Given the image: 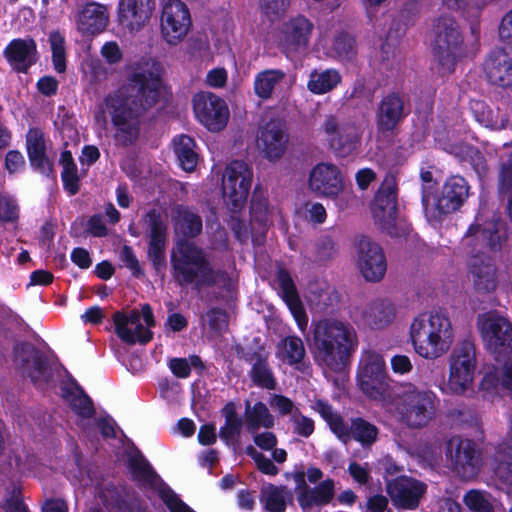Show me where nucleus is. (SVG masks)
I'll return each mask as SVG.
<instances>
[{"label":"nucleus","mask_w":512,"mask_h":512,"mask_svg":"<svg viewBox=\"0 0 512 512\" xmlns=\"http://www.w3.org/2000/svg\"><path fill=\"white\" fill-rule=\"evenodd\" d=\"M331 51L340 60L351 59L356 54L355 39L348 33H340L334 39Z\"/></svg>","instance_id":"47"},{"label":"nucleus","mask_w":512,"mask_h":512,"mask_svg":"<svg viewBox=\"0 0 512 512\" xmlns=\"http://www.w3.org/2000/svg\"><path fill=\"white\" fill-rule=\"evenodd\" d=\"M75 18L77 29L82 34H98L108 26V7L97 2L86 3L78 11Z\"/></svg>","instance_id":"27"},{"label":"nucleus","mask_w":512,"mask_h":512,"mask_svg":"<svg viewBox=\"0 0 512 512\" xmlns=\"http://www.w3.org/2000/svg\"><path fill=\"white\" fill-rule=\"evenodd\" d=\"M286 144L287 136L283 126L275 121H270L263 126L257 138L258 147L269 160L281 158L285 153Z\"/></svg>","instance_id":"30"},{"label":"nucleus","mask_w":512,"mask_h":512,"mask_svg":"<svg viewBox=\"0 0 512 512\" xmlns=\"http://www.w3.org/2000/svg\"><path fill=\"white\" fill-rule=\"evenodd\" d=\"M13 363L19 373L30 378L38 388H44L53 377L51 367L32 344H16L13 349Z\"/></svg>","instance_id":"13"},{"label":"nucleus","mask_w":512,"mask_h":512,"mask_svg":"<svg viewBox=\"0 0 512 512\" xmlns=\"http://www.w3.org/2000/svg\"><path fill=\"white\" fill-rule=\"evenodd\" d=\"M469 196V185L461 176L449 177L441 190L440 196L433 202L429 195L423 194L422 203L425 213L432 219L457 211Z\"/></svg>","instance_id":"12"},{"label":"nucleus","mask_w":512,"mask_h":512,"mask_svg":"<svg viewBox=\"0 0 512 512\" xmlns=\"http://www.w3.org/2000/svg\"><path fill=\"white\" fill-rule=\"evenodd\" d=\"M278 283L283 300L291 311L298 328L304 333L308 326V315L298 296L293 280L287 271L280 270L278 272Z\"/></svg>","instance_id":"32"},{"label":"nucleus","mask_w":512,"mask_h":512,"mask_svg":"<svg viewBox=\"0 0 512 512\" xmlns=\"http://www.w3.org/2000/svg\"><path fill=\"white\" fill-rule=\"evenodd\" d=\"M313 24L304 16L298 15L288 20L282 29V44L287 50L307 47Z\"/></svg>","instance_id":"33"},{"label":"nucleus","mask_w":512,"mask_h":512,"mask_svg":"<svg viewBox=\"0 0 512 512\" xmlns=\"http://www.w3.org/2000/svg\"><path fill=\"white\" fill-rule=\"evenodd\" d=\"M355 264L367 281H381L387 270V261L381 246L366 236L360 237L355 247Z\"/></svg>","instance_id":"16"},{"label":"nucleus","mask_w":512,"mask_h":512,"mask_svg":"<svg viewBox=\"0 0 512 512\" xmlns=\"http://www.w3.org/2000/svg\"><path fill=\"white\" fill-rule=\"evenodd\" d=\"M113 321L117 335L128 344L147 343L152 338V332L141 323L138 311H132L129 315L116 312Z\"/></svg>","instance_id":"25"},{"label":"nucleus","mask_w":512,"mask_h":512,"mask_svg":"<svg viewBox=\"0 0 512 512\" xmlns=\"http://www.w3.org/2000/svg\"><path fill=\"white\" fill-rule=\"evenodd\" d=\"M289 492L286 487L269 484L262 488L260 501L270 512H284L287 507Z\"/></svg>","instance_id":"44"},{"label":"nucleus","mask_w":512,"mask_h":512,"mask_svg":"<svg viewBox=\"0 0 512 512\" xmlns=\"http://www.w3.org/2000/svg\"><path fill=\"white\" fill-rule=\"evenodd\" d=\"M395 317L396 308L394 304L386 299H377L359 310L357 321L372 329H383L390 325Z\"/></svg>","instance_id":"29"},{"label":"nucleus","mask_w":512,"mask_h":512,"mask_svg":"<svg viewBox=\"0 0 512 512\" xmlns=\"http://www.w3.org/2000/svg\"><path fill=\"white\" fill-rule=\"evenodd\" d=\"M313 408L343 443H347L353 438L362 446H370L377 440L378 428L365 419L357 417L348 424L330 404L323 400H317Z\"/></svg>","instance_id":"6"},{"label":"nucleus","mask_w":512,"mask_h":512,"mask_svg":"<svg viewBox=\"0 0 512 512\" xmlns=\"http://www.w3.org/2000/svg\"><path fill=\"white\" fill-rule=\"evenodd\" d=\"M478 326L487 348L495 355L512 352V325L504 317L486 313L478 317Z\"/></svg>","instance_id":"17"},{"label":"nucleus","mask_w":512,"mask_h":512,"mask_svg":"<svg viewBox=\"0 0 512 512\" xmlns=\"http://www.w3.org/2000/svg\"><path fill=\"white\" fill-rule=\"evenodd\" d=\"M469 276L480 294L493 292L498 284L497 269L488 258L474 256L470 262Z\"/></svg>","instance_id":"31"},{"label":"nucleus","mask_w":512,"mask_h":512,"mask_svg":"<svg viewBox=\"0 0 512 512\" xmlns=\"http://www.w3.org/2000/svg\"><path fill=\"white\" fill-rule=\"evenodd\" d=\"M286 74L279 69L259 72L254 79V92L262 100L272 97L274 89L284 80Z\"/></svg>","instance_id":"42"},{"label":"nucleus","mask_w":512,"mask_h":512,"mask_svg":"<svg viewBox=\"0 0 512 512\" xmlns=\"http://www.w3.org/2000/svg\"><path fill=\"white\" fill-rule=\"evenodd\" d=\"M245 360L251 364L249 377L254 385L268 390L276 388V379L268 363L267 352L261 349L258 352L247 355Z\"/></svg>","instance_id":"35"},{"label":"nucleus","mask_w":512,"mask_h":512,"mask_svg":"<svg viewBox=\"0 0 512 512\" xmlns=\"http://www.w3.org/2000/svg\"><path fill=\"white\" fill-rule=\"evenodd\" d=\"M446 457L454 471L463 479L475 477L480 470V451L477 444L470 439L451 437L446 443Z\"/></svg>","instance_id":"14"},{"label":"nucleus","mask_w":512,"mask_h":512,"mask_svg":"<svg viewBox=\"0 0 512 512\" xmlns=\"http://www.w3.org/2000/svg\"><path fill=\"white\" fill-rule=\"evenodd\" d=\"M246 453L255 461L257 469L262 473L270 476L278 474L279 469L273 464V462L265 455L258 452L254 447H247Z\"/></svg>","instance_id":"58"},{"label":"nucleus","mask_w":512,"mask_h":512,"mask_svg":"<svg viewBox=\"0 0 512 512\" xmlns=\"http://www.w3.org/2000/svg\"><path fill=\"white\" fill-rule=\"evenodd\" d=\"M309 189L317 196L335 198L343 191V179L337 166L317 164L309 174Z\"/></svg>","instance_id":"21"},{"label":"nucleus","mask_w":512,"mask_h":512,"mask_svg":"<svg viewBox=\"0 0 512 512\" xmlns=\"http://www.w3.org/2000/svg\"><path fill=\"white\" fill-rule=\"evenodd\" d=\"M100 54L110 65L118 64L123 59L122 49L116 41L106 42L101 47Z\"/></svg>","instance_id":"61"},{"label":"nucleus","mask_w":512,"mask_h":512,"mask_svg":"<svg viewBox=\"0 0 512 512\" xmlns=\"http://www.w3.org/2000/svg\"><path fill=\"white\" fill-rule=\"evenodd\" d=\"M498 185L501 193L512 190V150L509 155L501 159Z\"/></svg>","instance_id":"57"},{"label":"nucleus","mask_w":512,"mask_h":512,"mask_svg":"<svg viewBox=\"0 0 512 512\" xmlns=\"http://www.w3.org/2000/svg\"><path fill=\"white\" fill-rule=\"evenodd\" d=\"M203 325H207L211 332L219 335L228 327V315L224 310L211 309L202 317Z\"/></svg>","instance_id":"50"},{"label":"nucleus","mask_w":512,"mask_h":512,"mask_svg":"<svg viewBox=\"0 0 512 512\" xmlns=\"http://www.w3.org/2000/svg\"><path fill=\"white\" fill-rule=\"evenodd\" d=\"M386 491L395 507L414 510L426 494L427 485L413 477L399 476L387 482Z\"/></svg>","instance_id":"20"},{"label":"nucleus","mask_w":512,"mask_h":512,"mask_svg":"<svg viewBox=\"0 0 512 512\" xmlns=\"http://www.w3.org/2000/svg\"><path fill=\"white\" fill-rule=\"evenodd\" d=\"M437 401L433 391L405 383L396 394L393 415L400 424L409 429H422L434 419Z\"/></svg>","instance_id":"4"},{"label":"nucleus","mask_w":512,"mask_h":512,"mask_svg":"<svg viewBox=\"0 0 512 512\" xmlns=\"http://www.w3.org/2000/svg\"><path fill=\"white\" fill-rule=\"evenodd\" d=\"M4 56L18 72H26L36 62V43L31 38L14 39L4 50Z\"/></svg>","instance_id":"34"},{"label":"nucleus","mask_w":512,"mask_h":512,"mask_svg":"<svg viewBox=\"0 0 512 512\" xmlns=\"http://www.w3.org/2000/svg\"><path fill=\"white\" fill-rule=\"evenodd\" d=\"M252 176L251 168L243 161H233L226 167L222 177V194L225 204L233 213L244 207Z\"/></svg>","instance_id":"11"},{"label":"nucleus","mask_w":512,"mask_h":512,"mask_svg":"<svg viewBox=\"0 0 512 512\" xmlns=\"http://www.w3.org/2000/svg\"><path fill=\"white\" fill-rule=\"evenodd\" d=\"M52 50L54 68L57 72L63 73L66 70L65 40L59 32H52L49 36Z\"/></svg>","instance_id":"48"},{"label":"nucleus","mask_w":512,"mask_h":512,"mask_svg":"<svg viewBox=\"0 0 512 512\" xmlns=\"http://www.w3.org/2000/svg\"><path fill=\"white\" fill-rule=\"evenodd\" d=\"M360 143V132L353 123L343 126L340 133L328 142L329 147L340 157L350 155Z\"/></svg>","instance_id":"37"},{"label":"nucleus","mask_w":512,"mask_h":512,"mask_svg":"<svg viewBox=\"0 0 512 512\" xmlns=\"http://www.w3.org/2000/svg\"><path fill=\"white\" fill-rule=\"evenodd\" d=\"M160 86L155 62L141 59L130 66L127 84L104 98L103 111L111 117L117 144L128 146L138 139L141 116L157 103Z\"/></svg>","instance_id":"1"},{"label":"nucleus","mask_w":512,"mask_h":512,"mask_svg":"<svg viewBox=\"0 0 512 512\" xmlns=\"http://www.w3.org/2000/svg\"><path fill=\"white\" fill-rule=\"evenodd\" d=\"M410 338L415 352L424 359L434 360L452 347L455 330L449 316L441 311L419 314L410 326Z\"/></svg>","instance_id":"3"},{"label":"nucleus","mask_w":512,"mask_h":512,"mask_svg":"<svg viewBox=\"0 0 512 512\" xmlns=\"http://www.w3.org/2000/svg\"><path fill=\"white\" fill-rule=\"evenodd\" d=\"M269 404L273 409L277 410L282 416L290 415V417H292V415L299 410L294 405L292 400L283 395H273L270 398Z\"/></svg>","instance_id":"62"},{"label":"nucleus","mask_w":512,"mask_h":512,"mask_svg":"<svg viewBox=\"0 0 512 512\" xmlns=\"http://www.w3.org/2000/svg\"><path fill=\"white\" fill-rule=\"evenodd\" d=\"M290 4V0H260L262 12L271 20L281 17Z\"/></svg>","instance_id":"59"},{"label":"nucleus","mask_w":512,"mask_h":512,"mask_svg":"<svg viewBox=\"0 0 512 512\" xmlns=\"http://www.w3.org/2000/svg\"><path fill=\"white\" fill-rule=\"evenodd\" d=\"M464 502L472 512H494L489 497L479 491L472 490L464 496Z\"/></svg>","instance_id":"51"},{"label":"nucleus","mask_w":512,"mask_h":512,"mask_svg":"<svg viewBox=\"0 0 512 512\" xmlns=\"http://www.w3.org/2000/svg\"><path fill=\"white\" fill-rule=\"evenodd\" d=\"M375 223L392 237H398L403 229L397 218V183L392 174H387L377 191L372 206Z\"/></svg>","instance_id":"8"},{"label":"nucleus","mask_w":512,"mask_h":512,"mask_svg":"<svg viewBox=\"0 0 512 512\" xmlns=\"http://www.w3.org/2000/svg\"><path fill=\"white\" fill-rule=\"evenodd\" d=\"M193 109L197 119L209 131L223 130L229 120L227 103L211 92H199L193 97Z\"/></svg>","instance_id":"18"},{"label":"nucleus","mask_w":512,"mask_h":512,"mask_svg":"<svg viewBox=\"0 0 512 512\" xmlns=\"http://www.w3.org/2000/svg\"><path fill=\"white\" fill-rule=\"evenodd\" d=\"M160 22L161 34L165 41L171 45L180 43L192 25L188 6L182 0L165 1Z\"/></svg>","instance_id":"15"},{"label":"nucleus","mask_w":512,"mask_h":512,"mask_svg":"<svg viewBox=\"0 0 512 512\" xmlns=\"http://www.w3.org/2000/svg\"><path fill=\"white\" fill-rule=\"evenodd\" d=\"M129 467L133 477L138 481L153 483L156 474L150 464L140 455L129 458Z\"/></svg>","instance_id":"49"},{"label":"nucleus","mask_w":512,"mask_h":512,"mask_svg":"<svg viewBox=\"0 0 512 512\" xmlns=\"http://www.w3.org/2000/svg\"><path fill=\"white\" fill-rule=\"evenodd\" d=\"M448 390L457 395H463L473 388L476 371V354L474 345L462 343L450 355Z\"/></svg>","instance_id":"9"},{"label":"nucleus","mask_w":512,"mask_h":512,"mask_svg":"<svg viewBox=\"0 0 512 512\" xmlns=\"http://www.w3.org/2000/svg\"><path fill=\"white\" fill-rule=\"evenodd\" d=\"M120 259L124 265L131 270L134 276L139 277L142 274L139 261L131 247L127 245L123 246L120 252Z\"/></svg>","instance_id":"64"},{"label":"nucleus","mask_w":512,"mask_h":512,"mask_svg":"<svg viewBox=\"0 0 512 512\" xmlns=\"http://www.w3.org/2000/svg\"><path fill=\"white\" fill-rule=\"evenodd\" d=\"M506 237L500 233L499 222L491 220L483 225L472 224L463 238V244L471 247L472 252H480L487 247L491 251H499Z\"/></svg>","instance_id":"22"},{"label":"nucleus","mask_w":512,"mask_h":512,"mask_svg":"<svg viewBox=\"0 0 512 512\" xmlns=\"http://www.w3.org/2000/svg\"><path fill=\"white\" fill-rule=\"evenodd\" d=\"M284 359L290 365H299L306 356L304 342L298 336H287L279 343Z\"/></svg>","instance_id":"45"},{"label":"nucleus","mask_w":512,"mask_h":512,"mask_svg":"<svg viewBox=\"0 0 512 512\" xmlns=\"http://www.w3.org/2000/svg\"><path fill=\"white\" fill-rule=\"evenodd\" d=\"M337 253L336 244L330 236H322L315 245V256L318 261L332 259Z\"/></svg>","instance_id":"60"},{"label":"nucleus","mask_w":512,"mask_h":512,"mask_svg":"<svg viewBox=\"0 0 512 512\" xmlns=\"http://www.w3.org/2000/svg\"><path fill=\"white\" fill-rule=\"evenodd\" d=\"M349 122L341 121L337 116L327 114L324 116L322 123L319 126V134L323 136L325 141L328 143L331 138L337 136L340 133L343 126H346Z\"/></svg>","instance_id":"53"},{"label":"nucleus","mask_w":512,"mask_h":512,"mask_svg":"<svg viewBox=\"0 0 512 512\" xmlns=\"http://www.w3.org/2000/svg\"><path fill=\"white\" fill-rule=\"evenodd\" d=\"M201 360L197 356H192L190 359L185 358H172L169 360L168 366L171 372L178 378H187L191 373V365H198Z\"/></svg>","instance_id":"56"},{"label":"nucleus","mask_w":512,"mask_h":512,"mask_svg":"<svg viewBox=\"0 0 512 512\" xmlns=\"http://www.w3.org/2000/svg\"><path fill=\"white\" fill-rule=\"evenodd\" d=\"M244 423L249 433H255L261 428L270 429L274 426V417L263 402L253 406L246 404Z\"/></svg>","instance_id":"39"},{"label":"nucleus","mask_w":512,"mask_h":512,"mask_svg":"<svg viewBox=\"0 0 512 512\" xmlns=\"http://www.w3.org/2000/svg\"><path fill=\"white\" fill-rule=\"evenodd\" d=\"M335 495V482L326 479L315 487L304 484L297 496V501L304 512H320L319 507L331 502Z\"/></svg>","instance_id":"28"},{"label":"nucleus","mask_w":512,"mask_h":512,"mask_svg":"<svg viewBox=\"0 0 512 512\" xmlns=\"http://www.w3.org/2000/svg\"><path fill=\"white\" fill-rule=\"evenodd\" d=\"M142 223L149 239L147 257L159 273L166 267L167 227L161 215L155 210L149 211L142 219Z\"/></svg>","instance_id":"19"},{"label":"nucleus","mask_w":512,"mask_h":512,"mask_svg":"<svg viewBox=\"0 0 512 512\" xmlns=\"http://www.w3.org/2000/svg\"><path fill=\"white\" fill-rule=\"evenodd\" d=\"M357 381L360 390L368 398L384 402L390 392V377L383 356L371 349L361 354Z\"/></svg>","instance_id":"7"},{"label":"nucleus","mask_w":512,"mask_h":512,"mask_svg":"<svg viewBox=\"0 0 512 512\" xmlns=\"http://www.w3.org/2000/svg\"><path fill=\"white\" fill-rule=\"evenodd\" d=\"M155 8L156 0H120L119 23L130 32L139 31L150 21Z\"/></svg>","instance_id":"23"},{"label":"nucleus","mask_w":512,"mask_h":512,"mask_svg":"<svg viewBox=\"0 0 512 512\" xmlns=\"http://www.w3.org/2000/svg\"><path fill=\"white\" fill-rule=\"evenodd\" d=\"M173 145L181 167L185 171H193L198 163L195 141L190 136L180 135L173 140Z\"/></svg>","instance_id":"43"},{"label":"nucleus","mask_w":512,"mask_h":512,"mask_svg":"<svg viewBox=\"0 0 512 512\" xmlns=\"http://www.w3.org/2000/svg\"><path fill=\"white\" fill-rule=\"evenodd\" d=\"M26 147L29 160L32 166L41 172L47 173L51 170V164L46 156L44 134L37 128H31L26 135Z\"/></svg>","instance_id":"36"},{"label":"nucleus","mask_w":512,"mask_h":512,"mask_svg":"<svg viewBox=\"0 0 512 512\" xmlns=\"http://www.w3.org/2000/svg\"><path fill=\"white\" fill-rule=\"evenodd\" d=\"M292 424V432L298 436L308 438L315 430V424L313 419L303 415L300 410L290 417Z\"/></svg>","instance_id":"52"},{"label":"nucleus","mask_w":512,"mask_h":512,"mask_svg":"<svg viewBox=\"0 0 512 512\" xmlns=\"http://www.w3.org/2000/svg\"><path fill=\"white\" fill-rule=\"evenodd\" d=\"M341 82V75L336 69L313 70L309 75L307 89L317 95L332 91Z\"/></svg>","instance_id":"41"},{"label":"nucleus","mask_w":512,"mask_h":512,"mask_svg":"<svg viewBox=\"0 0 512 512\" xmlns=\"http://www.w3.org/2000/svg\"><path fill=\"white\" fill-rule=\"evenodd\" d=\"M222 414L225 417V423L220 428L219 436L227 444H237L241 436L243 425V419L237 414L235 405L233 403H227Z\"/></svg>","instance_id":"40"},{"label":"nucleus","mask_w":512,"mask_h":512,"mask_svg":"<svg viewBox=\"0 0 512 512\" xmlns=\"http://www.w3.org/2000/svg\"><path fill=\"white\" fill-rule=\"evenodd\" d=\"M405 117V103L397 93H389L378 104L376 126L381 133L393 131Z\"/></svg>","instance_id":"24"},{"label":"nucleus","mask_w":512,"mask_h":512,"mask_svg":"<svg viewBox=\"0 0 512 512\" xmlns=\"http://www.w3.org/2000/svg\"><path fill=\"white\" fill-rule=\"evenodd\" d=\"M497 31L501 42L512 45V8L501 17Z\"/></svg>","instance_id":"63"},{"label":"nucleus","mask_w":512,"mask_h":512,"mask_svg":"<svg viewBox=\"0 0 512 512\" xmlns=\"http://www.w3.org/2000/svg\"><path fill=\"white\" fill-rule=\"evenodd\" d=\"M433 53L439 64L451 71L463 43L459 26L454 19L441 16L436 19L433 29Z\"/></svg>","instance_id":"10"},{"label":"nucleus","mask_w":512,"mask_h":512,"mask_svg":"<svg viewBox=\"0 0 512 512\" xmlns=\"http://www.w3.org/2000/svg\"><path fill=\"white\" fill-rule=\"evenodd\" d=\"M172 219L175 231L184 237H195L202 231L201 217L186 207H175L172 212Z\"/></svg>","instance_id":"38"},{"label":"nucleus","mask_w":512,"mask_h":512,"mask_svg":"<svg viewBox=\"0 0 512 512\" xmlns=\"http://www.w3.org/2000/svg\"><path fill=\"white\" fill-rule=\"evenodd\" d=\"M358 344L356 329L348 321L326 317L312 324L310 352L315 363L325 371H342Z\"/></svg>","instance_id":"2"},{"label":"nucleus","mask_w":512,"mask_h":512,"mask_svg":"<svg viewBox=\"0 0 512 512\" xmlns=\"http://www.w3.org/2000/svg\"><path fill=\"white\" fill-rule=\"evenodd\" d=\"M349 122L341 121L337 116L327 114L324 116L322 123L319 126V134L323 136L325 141L328 143L331 138L337 136L340 133L343 126H346Z\"/></svg>","instance_id":"54"},{"label":"nucleus","mask_w":512,"mask_h":512,"mask_svg":"<svg viewBox=\"0 0 512 512\" xmlns=\"http://www.w3.org/2000/svg\"><path fill=\"white\" fill-rule=\"evenodd\" d=\"M64 398L77 415L83 418H90L94 415L93 403L81 389L75 388L66 391Z\"/></svg>","instance_id":"46"},{"label":"nucleus","mask_w":512,"mask_h":512,"mask_svg":"<svg viewBox=\"0 0 512 512\" xmlns=\"http://www.w3.org/2000/svg\"><path fill=\"white\" fill-rule=\"evenodd\" d=\"M489 81L501 87L512 86V50L499 48L492 51L484 64Z\"/></svg>","instance_id":"26"},{"label":"nucleus","mask_w":512,"mask_h":512,"mask_svg":"<svg viewBox=\"0 0 512 512\" xmlns=\"http://www.w3.org/2000/svg\"><path fill=\"white\" fill-rule=\"evenodd\" d=\"M18 217L19 208L16 200L6 193H0V221L15 222Z\"/></svg>","instance_id":"55"},{"label":"nucleus","mask_w":512,"mask_h":512,"mask_svg":"<svg viewBox=\"0 0 512 512\" xmlns=\"http://www.w3.org/2000/svg\"><path fill=\"white\" fill-rule=\"evenodd\" d=\"M171 274L179 286L202 288L209 282L210 262L202 248L194 242L179 239L170 254Z\"/></svg>","instance_id":"5"}]
</instances>
